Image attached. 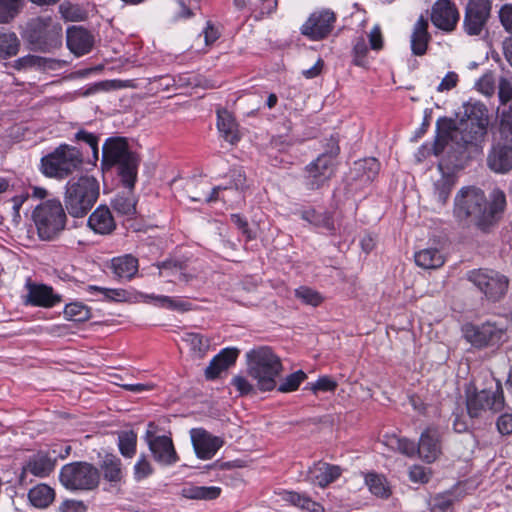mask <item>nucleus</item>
Here are the masks:
<instances>
[{"instance_id":"nucleus-56","label":"nucleus","mask_w":512,"mask_h":512,"mask_svg":"<svg viewBox=\"0 0 512 512\" xmlns=\"http://www.w3.org/2000/svg\"><path fill=\"white\" fill-rule=\"evenodd\" d=\"M30 193L28 191L22 192L19 195L14 196L9 202L11 203V217L15 224L20 222V209L22 205L28 200Z\"/></svg>"},{"instance_id":"nucleus-26","label":"nucleus","mask_w":512,"mask_h":512,"mask_svg":"<svg viewBox=\"0 0 512 512\" xmlns=\"http://www.w3.org/2000/svg\"><path fill=\"white\" fill-rule=\"evenodd\" d=\"M309 474L313 482L320 487H325L339 478L341 469L336 465L319 462L310 468Z\"/></svg>"},{"instance_id":"nucleus-34","label":"nucleus","mask_w":512,"mask_h":512,"mask_svg":"<svg viewBox=\"0 0 512 512\" xmlns=\"http://www.w3.org/2000/svg\"><path fill=\"white\" fill-rule=\"evenodd\" d=\"M54 490L46 484H39L28 493V498L33 506L37 508H45L54 500Z\"/></svg>"},{"instance_id":"nucleus-49","label":"nucleus","mask_w":512,"mask_h":512,"mask_svg":"<svg viewBox=\"0 0 512 512\" xmlns=\"http://www.w3.org/2000/svg\"><path fill=\"white\" fill-rule=\"evenodd\" d=\"M302 219L315 226H323L330 231L334 229L333 222L327 214H317L314 210H308L302 213Z\"/></svg>"},{"instance_id":"nucleus-25","label":"nucleus","mask_w":512,"mask_h":512,"mask_svg":"<svg viewBox=\"0 0 512 512\" xmlns=\"http://www.w3.org/2000/svg\"><path fill=\"white\" fill-rule=\"evenodd\" d=\"M488 166L497 173H505L512 168V146L497 145L488 155Z\"/></svg>"},{"instance_id":"nucleus-61","label":"nucleus","mask_w":512,"mask_h":512,"mask_svg":"<svg viewBox=\"0 0 512 512\" xmlns=\"http://www.w3.org/2000/svg\"><path fill=\"white\" fill-rule=\"evenodd\" d=\"M168 268L175 270V272L179 273V278H178L179 281L188 283L193 278L192 275H190L186 272H183L181 265H179L177 263H173V262H163L161 265H159L160 276H165V271Z\"/></svg>"},{"instance_id":"nucleus-24","label":"nucleus","mask_w":512,"mask_h":512,"mask_svg":"<svg viewBox=\"0 0 512 512\" xmlns=\"http://www.w3.org/2000/svg\"><path fill=\"white\" fill-rule=\"evenodd\" d=\"M428 25V19L420 16L413 26L410 43L414 55L422 56L427 51L428 44L431 40Z\"/></svg>"},{"instance_id":"nucleus-53","label":"nucleus","mask_w":512,"mask_h":512,"mask_svg":"<svg viewBox=\"0 0 512 512\" xmlns=\"http://www.w3.org/2000/svg\"><path fill=\"white\" fill-rule=\"evenodd\" d=\"M153 467L145 455H141L133 467L134 479L142 481L153 474Z\"/></svg>"},{"instance_id":"nucleus-23","label":"nucleus","mask_w":512,"mask_h":512,"mask_svg":"<svg viewBox=\"0 0 512 512\" xmlns=\"http://www.w3.org/2000/svg\"><path fill=\"white\" fill-rule=\"evenodd\" d=\"M239 355V350L236 348H225L217 354L205 369V376L207 379L217 378L223 371L232 366Z\"/></svg>"},{"instance_id":"nucleus-39","label":"nucleus","mask_w":512,"mask_h":512,"mask_svg":"<svg viewBox=\"0 0 512 512\" xmlns=\"http://www.w3.org/2000/svg\"><path fill=\"white\" fill-rule=\"evenodd\" d=\"M365 483L370 492L377 497L387 498L390 496V487L384 476L376 473H368L365 476Z\"/></svg>"},{"instance_id":"nucleus-60","label":"nucleus","mask_w":512,"mask_h":512,"mask_svg":"<svg viewBox=\"0 0 512 512\" xmlns=\"http://www.w3.org/2000/svg\"><path fill=\"white\" fill-rule=\"evenodd\" d=\"M231 384L236 388L241 396L254 392L253 384H251L250 381L244 376L237 375L233 377Z\"/></svg>"},{"instance_id":"nucleus-4","label":"nucleus","mask_w":512,"mask_h":512,"mask_svg":"<svg viewBox=\"0 0 512 512\" xmlns=\"http://www.w3.org/2000/svg\"><path fill=\"white\" fill-rule=\"evenodd\" d=\"M82 165L81 151L74 146L61 144L41 158L40 171L46 177L63 180L80 170Z\"/></svg>"},{"instance_id":"nucleus-7","label":"nucleus","mask_w":512,"mask_h":512,"mask_svg":"<svg viewBox=\"0 0 512 512\" xmlns=\"http://www.w3.org/2000/svg\"><path fill=\"white\" fill-rule=\"evenodd\" d=\"M59 480L68 490H92L99 484L100 473L90 463L73 462L61 468Z\"/></svg>"},{"instance_id":"nucleus-54","label":"nucleus","mask_w":512,"mask_h":512,"mask_svg":"<svg viewBox=\"0 0 512 512\" xmlns=\"http://www.w3.org/2000/svg\"><path fill=\"white\" fill-rule=\"evenodd\" d=\"M337 382L329 376L319 377L315 383H309L305 389H310L314 394L318 392H333L337 388Z\"/></svg>"},{"instance_id":"nucleus-41","label":"nucleus","mask_w":512,"mask_h":512,"mask_svg":"<svg viewBox=\"0 0 512 512\" xmlns=\"http://www.w3.org/2000/svg\"><path fill=\"white\" fill-rule=\"evenodd\" d=\"M137 435L133 431L121 432L118 436L120 453L126 458H132L136 453Z\"/></svg>"},{"instance_id":"nucleus-2","label":"nucleus","mask_w":512,"mask_h":512,"mask_svg":"<svg viewBox=\"0 0 512 512\" xmlns=\"http://www.w3.org/2000/svg\"><path fill=\"white\" fill-rule=\"evenodd\" d=\"M248 375L262 392L276 388L277 377L283 370L281 359L267 346L252 349L246 353Z\"/></svg>"},{"instance_id":"nucleus-62","label":"nucleus","mask_w":512,"mask_h":512,"mask_svg":"<svg viewBox=\"0 0 512 512\" xmlns=\"http://www.w3.org/2000/svg\"><path fill=\"white\" fill-rule=\"evenodd\" d=\"M498 96L502 104L512 100V81L502 77L498 81Z\"/></svg>"},{"instance_id":"nucleus-9","label":"nucleus","mask_w":512,"mask_h":512,"mask_svg":"<svg viewBox=\"0 0 512 512\" xmlns=\"http://www.w3.org/2000/svg\"><path fill=\"white\" fill-rule=\"evenodd\" d=\"M492 14L491 0H468L464 8L462 29L468 36H482L488 31Z\"/></svg>"},{"instance_id":"nucleus-47","label":"nucleus","mask_w":512,"mask_h":512,"mask_svg":"<svg viewBox=\"0 0 512 512\" xmlns=\"http://www.w3.org/2000/svg\"><path fill=\"white\" fill-rule=\"evenodd\" d=\"M295 296L303 303L311 306H318L322 303L323 297L315 290L301 286L295 290Z\"/></svg>"},{"instance_id":"nucleus-32","label":"nucleus","mask_w":512,"mask_h":512,"mask_svg":"<svg viewBox=\"0 0 512 512\" xmlns=\"http://www.w3.org/2000/svg\"><path fill=\"white\" fill-rule=\"evenodd\" d=\"M281 499L285 502L290 503L293 506H296L302 510L308 512H323L324 508L321 504L313 501L311 498L306 495L299 494L294 491H282L279 493Z\"/></svg>"},{"instance_id":"nucleus-37","label":"nucleus","mask_w":512,"mask_h":512,"mask_svg":"<svg viewBox=\"0 0 512 512\" xmlns=\"http://www.w3.org/2000/svg\"><path fill=\"white\" fill-rule=\"evenodd\" d=\"M20 48V41L13 32L0 33V60L15 56Z\"/></svg>"},{"instance_id":"nucleus-6","label":"nucleus","mask_w":512,"mask_h":512,"mask_svg":"<svg viewBox=\"0 0 512 512\" xmlns=\"http://www.w3.org/2000/svg\"><path fill=\"white\" fill-rule=\"evenodd\" d=\"M467 278L491 302L502 300L509 289V277L494 269H474L468 272Z\"/></svg>"},{"instance_id":"nucleus-18","label":"nucleus","mask_w":512,"mask_h":512,"mask_svg":"<svg viewBox=\"0 0 512 512\" xmlns=\"http://www.w3.org/2000/svg\"><path fill=\"white\" fill-rule=\"evenodd\" d=\"M26 289V303L33 306L53 307L61 302V296L54 293L50 286L28 281L26 283Z\"/></svg>"},{"instance_id":"nucleus-30","label":"nucleus","mask_w":512,"mask_h":512,"mask_svg":"<svg viewBox=\"0 0 512 512\" xmlns=\"http://www.w3.org/2000/svg\"><path fill=\"white\" fill-rule=\"evenodd\" d=\"M111 268L121 279L130 280L138 271V260L132 255H124L112 259Z\"/></svg>"},{"instance_id":"nucleus-29","label":"nucleus","mask_w":512,"mask_h":512,"mask_svg":"<svg viewBox=\"0 0 512 512\" xmlns=\"http://www.w3.org/2000/svg\"><path fill=\"white\" fill-rule=\"evenodd\" d=\"M221 494V488L217 486H197L186 484L180 491V495L191 500H214Z\"/></svg>"},{"instance_id":"nucleus-38","label":"nucleus","mask_w":512,"mask_h":512,"mask_svg":"<svg viewBox=\"0 0 512 512\" xmlns=\"http://www.w3.org/2000/svg\"><path fill=\"white\" fill-rule=\"evenodd\" d=\"M147 301H153L155 305L159 307H165L171 310L176 311H188L190 310L191 304L187 301H184L181 298H172L169 296H160V295H146Z\"/></svg>"},{"instance_id":"nucleus-63","label":"nucleus","mask_w":512,"mask_h":512,"mask_svg":"<svg viewBox=\"0 0 512 512\" xmlns=\"http://www.w3.org/2000/svg\"><path fill=\"white\" fill-rule=\"evenodd\" d=\"M368 38L372 50L379 51L383 48V35L379 25H375L371 29Z\"/></svg>"},{"instance_id":"nucleus-21","label":"nucleus","mask_w":512,"mask_h":512,"mask_svg":"<svg viewBox=\"0 0 512 512\" xmlns=\"http://www.w3.org/2000/svg\"><path fill=\"white\" fill-rule=\"evenodd\" d=\"M66 38L67 47L76 56L88 53L93 45L92 36L82 27L72 26L68 28Z\"/></svg>"},{"instance_id":"nucleus-51","label":"nucleus","mask_w":512,"mask_h":512,"mask_svg":"<svg viewBox=\"0 0 512 512\" xmlns=\"http://www.w3.org/2000/svg\"><path fill=\"white\" fill-rule=\"evenodd\" d=\"M496 79L492 72L483 74L475 84L476 89L485 96H492L495 92Z\"/></svg>"},{"instance_id":"nucleus-40","label":"nucleus","mask_w":512,"mask_h":512,"mask_svg":"<svg viewBox=\"0 0 512 512\" xmlns=\"http://www.w3.org/2000/svg\"><path fill=\"white\" fill-rule=\"evenodd\" d=\"M112 205L115 211L122 215L132 216L136 212V201L131 191L128 194L117 195Z\"/></svg>"},{"instance_id":"nucleus-8","label":"nucleus","mask_w":512,"mask_h":512,"mask_svg":"<svg viewBox=\"0 0 512 512\" xmlns=\"http://www.w3.org/2000/svg\"><path fill=\"white\" fill-rule=\"evenodd\" d=\"M466 406L472 418L486 417L501 411L504 408V396L500 383H496L495 389H483L469 394Z\"/></svg>"},{"instance_id":"nucleus-27","label":"nucleus","mask_w":512,"mask_h":512,"mask_svg":"<svg viewBox=\"0 0 512 512\" xmlns=\"http://www.w3.org/2000/svg\"><path fill=\"white\" fill-rule=\"evenodd\" d=\"M217 127L222 137L231 144L240 140L238 125L230 112L225 109L217 111Z\"/></svg>"},{"instance_id":"nucleus-12","label":"nucleus","mask_w":512,"mask_h":512,"mask_svg":"<svg viewBox=\"0 0 512 512\" xmlns=\"http://www.w3.org/2000/svg\"><path fill=\"white\" fill-rule=\"evenodd\" d=\"M156 425L153 422L148 424L145 441L156 462L164 466L175 464L179 458L175 451L172 439L168 436H157Z\"/></svg>"},{"instance_id":"nucleus-42","label":"nucleus","mask_w":512,"mask_h":512,"mask_svg":"<svg viewBox=\"0 0 512 512\" xmlns=\"http://www.w3.org/2000/svg\"><path fill=\"white\" fill-rule=\"evenodd\" d=\"M182 340L187 343L191 351L198 356L204 355L209 348V340L198 333L187 332L183 335Z\"/></svg>"},{"instance_id":"nucleus-58","label":"nucleus","mask_w":512,"mask_h":512,"mask_svg":"<svg viewBox=\"0 0 512 512\" xmlns=\"http://www.w3.org/2000/svg\"><path fill=\"white\" fill-rule=\"evenodd\" d=\"M500 130L502 135L512 145V105L501 114Z\"/></svg>"},{"instance_id":"nucleus-43","label":"nucleus","mask_w":512,"mask_h":512,"mask_svg":"<svg viewBox=\"0 0 512 512\" xmlns=\"http://www.w3.org/2000/svg\"><path fill=\"white\" fill-rule=\"evenodd\" d=\"M87 291L90 294H101L103 299L110 301L123 302L129 299V293L124 289H110L99 287L95 285H89Z\"/></svg>"},{"instance_id":"nucleus-16","label":"nucleus","mask_w":512,"mask_h":512,"mask_svg":"<svg viewBox=\"0 0 512 512\" xmlns=\"http://www.w3.org/2000/svg\"><path fill=\"white\" fill-rule=\"evenodd\" d=\"M464 337L473 346L482 348L498 342L502 337V330L491 323L480 326L470 324L464 327Z\"/></svg>"},{"instance_id":"nucleus-28","label":"nucleus","mask_w":512,"mask_h":512,"mask_svg":"<svg viewBox=\"0 0 512 512\" xmlns=\"http://www.w3.org/2000/svg\"><path fill=\"white\" fill-rule=\"evenodd\" d=\"M55 468V460L44 452L33 455L24 467V473H31L34 476L43 478L50 475Z\"/></svg>"},{"instance_id":"nucleus-46","label":"nucleus","mask_w":512,"mask_h":512,"mask_svg":"<svg viewBox=\"0 0 512 512\" xmlns=\"http://www.w3.org/2000/svg\"><path fill=\"white\" fill-rule=\"evenodd\" d=\"M64 315L69 320L82 322L90 318V309L82 303L74 302L65 306Z\"/></svg>"},{"instance_id":"nucleus-13","label":"nucleus","mask_w":512,"mask_h":512,"mask_svg":"<svg viewBox=\"0 0 512 512\" xmlns=\"http://www.w3.org/2000/svg\"><path fill=\"white\" fill-rule=\"evenodd\" d=\"M335 20V14L328 9L315 11L301 26V33L313 41L324 39L332 31Z\"/></svg>"},{"instance_id":"nucleus-64","label":"nucleus","mask_w":512,"mask_h":512,"mask_svg":"<svg viewBox=\"0 0 512 512\" xmlns=\"http://www.w3.org/2000/svg\"><path fill=\"white\" fill-rule=\"evenodd\" d=\"M409 478L414 483H426L429 480V473L423 466L414 465L409 470Z\"/></svg>"},{"instance_id":"nucleus-15","label":"nucleus","mask_w":512,"mask_h":512,"mask_svg":"<svg viewBox=\"0 0 512 512\" xmlns=\"http://www.w3.org/2000/svg\"><path fill=\"white\" fill-rule=\"evenodd\" d=\"M459 18V11L451 0H437L431 8L433 25L445 32L453 31Z\"/></svg>"},{"instance_id":"nucleus-10","label":"nucleus","mask_w":512,"mask_h":512,"mask_svg":"<svg viewBox=\"0 0 512 512\" xmlns=\"http://www.w3.org/2000/svg\"><path fill=\"white\" fill-rule=\"evenodd\" d=\"M339 146L336 140L331 139L330 149L306 167V186L310 190L319 189L334 173V159L339 153Z\"/></svg>"},{"instance_id":"nucleus-33","label":"nucleus","mask_w":512,"mask_h":512,"mask_svg":"<svg viewBox=\"0 0 512 512\" xmlns=\"http://www.w3.org/2000/svg\"><path fill=\"white\" fill-rule=\"evenodd\" d=\"M104 479L111 483H119L123 479L122 462L115 455L108 454L101 463Z\"/></svg>"},{"instance_id":"nucleus-44","label":"nucleus","mask_w":512,"mask_h":512,"mask_svg":"<svg viewBox=\"0 0 512 512\" xmlns=\"http://www.w3.org/2000/svg\"><path fill=\"white\" fill-rule=\"evenodd\" d=\"M355 169L361 173L365 181L375 179L380 170V164L375 158H366L355 163Z\"/></svg>"},{"instance_id":"nucleus-22","label":"nucleus","mask_w":512,"mask_h":512,"mask_svg":"<svg viewBox=\"0 0 512 512\" xmlns=\"http://www.w3.org/2000/svg\"><path fill=\"white\" fill-rule=\"evenodd\" d=\"M88 226L96 234L109 235L116 228L114 217L107 206H98L88 218Z\"/></svg>"},{"instance_id":"nucleus-31","label":"nucleus","mask_w":512,"mask_h":512,"mask_svg":"<svg viewBox=\"0 0 512 512\" xmlns=\"http://www.w3.org/2000/svg\"><path fill=\"white\" fill-rule=\"evenodd\" d=\"M415 263L423 269H438L445 263L444 255L436 248H426L415 253Z\"/></svg>"},{"instance_id":"nucleus-57","label":"nucleus","mask_w":512,"mask_h":512,"mask_svg":"<svg viewBox=\"0 0 512 512\" xmlns=\"http://www.w3.org/2000/svg\"><path fill=\"white\" fill-rule=\"evenodd\" d=\"M367 53L368 48L366 45V42L364 38H359L353 48V54H354V63L357 66L365 67L368 63L367 61Z\"/></svg>"},{"instance_id":"nucleus-11","label":"nucleus","mask_w":512,"mask_h":512,"mask_svg":"<svg viewBox=\"0 0 512 512\" xmlns=\"http://www.w3.org/2000/svg\"><path fill=\"white\" fill-rule=\"evenodd\" d=\"M31 42L42 51H51L62 44V26L51 17H39L33 23Z\"/></svg>"},{"instance_id":"nucleus-59","label":"nucleus","mask_w":512,"mask_h":512,"mask_svg":"<svg viewBox=\"0 0 512 512\" xmlns=\"http://www.w3.org/2000/svg\"><path fill=\"white\" fill-rule=\"evenodd\" d=\"M498 16L504 30L512 34V4H504L500 8Z\"/></svg>"},{"instance_id":"nucleus-48","label":"nucleus","mask_w":512,"mask_h":512,"mask_svg":"<svg viewBox=\"0 0 512 512\" xmlns=\"http://www.w3.org/2000/svg\"><path fill=\"white\" fill-rule=\"evenodd\" d=\"M387 443L392 448L397 449L400 453L408 457H412L417 453L415 443L406 438H398L396 436H393L388 439Z\"/></svg>"},{"instance_id":"nucleus-5","label":"nucleus","mask_w":512,"mask_h":512,"mask_svg":"<svg viewBox=\"0 0 512 512\" xmlns=\"http://www.w3.org/2000/svg\"><path fill=\"white\" fill-rule=\"evenodd\" d=\"M32 218L41 240L51 241L65 229L67 216L58 199L46 200L35 207Z\"/></svg>"},{"instance_id":"nucleus-35","label":"nucleus","mask_w":512,"mask_h":512,"mask_svg":"<svg viewBox=\"0 0 512 512\" xmlns=\"http://www.w3.org/2000/svg\"><path fill=\"white\" fill-rule=\"evenodd\" d=\"M123 184L132 190L137 178L138 160L135 155L117 164Z\"/></svg>"},{"instance_id":"nucleus-36","label":"nucleus","mask_w":512,"mask_h":512,"mask_svg":"<svg viewBox=\"0 0 512 512\" xmlns=\"http://www.w3.org/2000/svg\"><path fill=\"white\" fill-rule=\"evenodd\" d=\"M454 186V179L450 175H441L433 184V196L439 206H444Z\"/></svg>"},{"instance_id":"nucleus-55","label":"nucleus","mask_w":512,"mask_h":512,"mask_svg":"<svg viewBox=\"0 0 512 512\" xmlns=\"http://www.w3.org/2000/svg\"><path fill=\"white\" fill-rule=\"evenodd\" d=\"M44 62L45 61L43 60V57L36 55H26L15 60L13 67L17 70H25L33 67L41 68V64Z\"/></svg>"},{"instance_id":"nucleus-1","label":"nucleus","mask_w":512,"mask_h":512,"mask_svg":"<svg viewBox=\"0 0 512 512\" xmlns=\"http://www.w3.org/2000/svg\"><path fill=\"white\" fill-rule=\"evenodd\" d=\"M506 207L503 191L495 189L487 200L483 190L475 186L462 187L454 199V216L460 221L469 220L486 231L496 224Z\"/></svg>"},{"instance_id":"nucleus-14","label":"nucleus","mask_w":512,"mask_h":512,"mask_svg":"<svg viewBox=\"0 0 512 512\" xmlns=\"http://www.w3.org/2000/svg\"><path fill=\"white\" fill-rule=\"evenodd\" d=\"M465 114L467 120L463 124L464 130L466 131L470 128V131L468 134L463 135L462 140L465 143H471L486 133L488 125L487 109L481 103L467 104L465 106Z\"/></svg>"},{"instance_id":"nucleus-17","label":"nucleus","mask_w":512,"mask_h":512,"mask_svg":"<svg viewBox=\"0 0 512 512\" xmlns=\"http://www.w3.org/2000/svg\"><path fill=\"white\" fill-rule=\"evenodd\" d=\"M190 433L195 453L200 459H211L223 445L221 438L211 435L204 429H192Z\"/></svg>"},{"instance_id":"nucleus-52","label":"nucleus","mask_w":512,"mask_h":512,"mask_svg":"<svg viewBox=\"0 0 512 512\" xmlns=\"http://www.w3.org/2000/svg\"><path fill=\"white\" fill-rule=\"evenodd\" d=\"M59 12L61 16L67 21H81L83 20V11L78 5L71 4L70 2H63L59 5Z\"/></svg>"},{"instance_id":"nucleus-20","label":"nucleus","mask_w":512,"mask_h":512,"mask_svg":"<svg viewBox=\"0 0 512 512\" xmlns=\"http://www.w3.org/2000/svg\"><path fill=\"white\" fill-rule=\"evenodd\" d=\"M417 453L427 463H432L439 457L441 445L437 430L428 428L421 434Z\"/></svg>"},{"instance_id":"nucleus-19","label":"nucleus","mask_w":512,"mask_h":512,"mask_svg":"<svg viewBox=\"0 0 512 512\" xmlns=\"http://www.w3.org/2000/svg\"><path fill=\"white\" fill-rule=\"evenodd\" d=\"M133 155L123 138H109L102 147V162L106 166L119 164Z\"/></svg>"},{"instance_id":"nucleus-3","label":"nucleus","mask_w":512,"mask_h":512,"mask_svg":"<svg viewBox=\"0 0 512 512\" xmlns=\"http://www.w3.org/2000/svg\"><path fill=\"white\" fill-rule=\"evenodd\" d=\"M99 182L89 175L71 179L65 186L64 203L67 212L74 218L84 217L99 197Z\"/></svg>"},{"instance_id":"nucleus-45","label":"nucleus","mask_w":512,"mask_h":512,"mask_svg":"<svg viewBox=\"0 0 512 512\" xmlns=\"http://www.w3.org/2000/svg\"><path fill=\"white\" fill-rule=\"evenodd\" d=\"M307 378L304 371L298 370L286 376L282 382L276 386L277 390L281 393H289L298 389L300 384Z\"/></svg>"},{"instance_id":"nucleus-50","label":"nucleus","mask_w":512,"mask_h":512,"mask_svg":"<svg viewBox=\"0 0 512 512\" xmlns=\"http://www.w3.org/2000/svg\"><path fill=\"white\" fill-rule=\"evenodd\" d=\"M457 130L449 129V130H439L434 144L432 146L433 154L438 156L441 154L450 140L456 137Z\"/></svg>"}]
</instances>
